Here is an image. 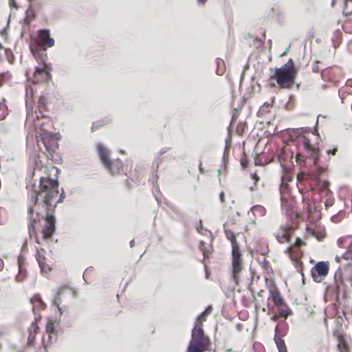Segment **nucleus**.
<instances>
[{
    "label": "nucleus",
    "mask_w": 352,
    "mask_h": 352,
    "mask_svg": "<svg viewBox=\"0 0 352 352\" xmlns=\"http://www.w3.org/2000/svg\"><path fill=\"white\" fill-rule=\"evenodd\" d=\"M28 195V230L30 239L33 236L37 243H40L39 238L36 234V225L38 219H45V224L42 230L44 239H50L55 232V217L54 215L55 208L58 203L63 202L65 199L63 191L59 193L58 182L50 177H41L39 186Z\"/></svg>",
    "instance_id": "nucleus-1"
},
{
    "label": "nucleus",
    "mask_w": 352,
    "mask_h": 352,
    "mask_svg": "<svg viewBox=\"0 0 352 352\" xmlns=\"http://www.w3.org/2000/svg\"><path fill=\"white\" fill-rule=\"evenodd\" d=\"M297 71L294 67V61L289 58L288 61L280 68L275 69L272 79L276 80L278 86L282 89H288L294 82Z\"/></svg>",
    "instance_id": "nucleus-2"
},
{
    "label": "nucleus",
    "mask_w": 352,
    "mask_h": 352,
    "mask_svg": "<svg viewBox=\"0 0 352 352\" xmlns=\"http://www.w3.org/2000/svg\"><path fill=\"white\" fill-rule=\"evenodd\" d=\"M269 296L267 298V307L270 308V302L272 301L277 309L280 316L285 319L292 314V311L280 295V292L274 281H271L268 285Z\"/></svg>",
    "instance_id": "nucleus-3"
},
{
    "label": "nucleus",
    "mask_w": 352,
    "mask_h": 352,
    "mask_svg": "<svg viewBox=\"0 0 352 352\" xmlns=\"http://www.w3.org/2000/svg\"><path fill=\"white\" fill-rule=\"evenodd\" d=\"M44 129L45 130H43L42 128L29 130L34 131L38 135H36L37 141H41L44 144L47 152V157L49 158L53 159L54 155L56 153L59 145L57 140L55 139L52 136V133L49 132L48 126H44Z\"/></svg>",
    "instance_id": "nucleus-4"
},
{
    "label": "nucleus",
    "mask_w": 352,
    "mask_h": 352,
    "mask_svg": "<svg viewBox=\"0 0 352 352\" xmlns=\"http://www.w3.org/2000/svg\"><path fill=\"white\" fill-rule=\"evenodd\" d=\"M30 50L36 57L38 52V48L45 50L47 48L52 47L55 45L54 38L50 36L48 30H40L37 31L35 36L31 37Z\"/></svg>",
    "instance_id": "nucleus-5"
},
{
    "label": "nucleus",
    "mask_w": 352,
    "mask_h": 352,
    "mask_svg": "<svg viewBox=\"0 0 352 352\" xmlns=\"http://www.w3.org/2000/svg\"><path fill=\"white\" fill-rule=\"evenodd\" d=\"M34 91L32 85H28L25 87V109L26 119L25 126H34L36 122H39L38 120V113L34 110ZM40 124V123H37Z\"/></svg>",
    "instance_id": "nucleus-6"
},
{
    "label": "nucleus",
    "mask_w": 352,
    "mask_h": 352,
    "mask_svg": "<svg viewBox=\"0 0 352 352\" xmlns=\"http://www.w3.org/2000/svg\"><path fill=\"white\" fill-rule=\"evenodd\" d=\"M49 103V98L45 95H41L39 96L37 102V113L38 120H39L40 124H35L34 126H25L28 129H44V126H49L51 124V121L49 119L47 113L49 111L47 104Z\"/></svg>",
    "instance_id": "nucleus-7"
},
{
    "label": "nucleus",
    "mask_w": 352,
    "mask_h": 352,
    "mask_svg": "<svg viewBox=\"0 0 352 352\" xmlns=\"http://www.w3.org/2000/svg\"><path fill=\"white\" fill-rule=\"evenodd\" d=\"M296 227L290 223L281 225L274 232V236L279 243L285 244L291 241L292 236Z\"/></svg>",
    "instance_id": "nucleus-8"
},
{
    "label": "nucleus",
    "mask_w": 352,
    "mask_h": 352,
    "mask_svg": "<svg viewBox=\"0 0 352 352\" xmlns=\"http://www.w3.org/2000/svg\"><path fill=\"white\" fill-rule=\"evenodd\" d=\"M46 332L48 334V340L43 338L42 346L45 352H56V333L54 330V324L52 321H49L46 326Z\"/></svg>",
    "instance_id": "nucleus-9"
},
{
    "label": "nucleus",
    "mask_w": 352,
    "mask_h": 352,
    "mask_svg": "<svg viewBox=\"0 0 352 352\" xmlns=\"http://www.w3.org/2000/svg\"><path fill=\"white\" fill-rule=\"evenodd\" d=\"M212 310L211 307H207L204 312H202L196 319L195 326L192 329L191 336L197 337L200 338H209L206 336L203 329V323L206 321L207 316L210 314Z\"/></svg>",
    "instance_id": "nucleus-10"
},
{
    "label": "nucleus",
    "mask_w": 352,
    "mask_h": 352,
    "mask_svg": "<svg viewBox=\"0 0 352 352\" xmlns=\"http://www.w3.org/2000/svg\"><path fill=\"white\" fill-rule=\"evenodd\" d=\"M210 338H200L191 336L186 352H206L210 351Z\"/></svg>",
    "instance_id": "nucleus-11"
},
{
    "label": "nucleus",
    "mask_w": 352,
    "mask_h": 352,
    "mask_svg": "<svg viewBox=\"0 0 352 352\" xmlns=\"http://www.w3.org/2000/svg\"><path fill=\"white\" fill-rule=\"evenodd\" d=\"M307 243L300 238H296L293 243L286 249L287 253L291 259L298 261L303 256L302 248L306 246Z\"/></svg>",
    "instance_id": "nucleus-12"
},
{
    "label": "nucleus",
    "mask_w": 352,
    "mask_h": 352,
    "mask_svg": "<svg viewBox=\"0 0 352 352\" xmlns=\"http://www.w3.org/2000/svg\"><path fill=\"white\" fill-rule=\"evenodd\" d=\"M321 77L324 81L336 85L342 78V70L337 66L328 67L321 71Z\"/></svg>",
    "instance_id": "nucleus-13"
},
{
    "label": "nucleus",
    "mask_w": 352,
    "mask_h": 352,
    "mask_svg": "<svg viewBox=\"0 0 352 352\" xmlns=\"http://www.w3.org/2000/svg\"><path fill=\"white\" fill-rule=\"evenodd\" d=\"M232 278L236 284L239 283V275L243 269L241 254L239 249L232 250Z\"/></svg>",
    "instance_id": "nucleus-14"
},
{
    "label": "nucleus",
    "mask_w": 352,
    "mask_h": 352,
    "mask_svg": "<svg viewBox=\"0 0 352 352\" xmlns=\"http://www.w3.org/2000/svg\"><path fill=\"white\" fill-rule=\"evenodd\" d=\"M329 271L327 262H318L311 270V276L315 282L320 283L327 276Z\"/></svg>",
    "instance_id": "nucleus-15"
},
{
    "label": "nucleus",
    "mask_w": 352,
    "mask_h": 352,
    "mask_svg": "<svg viewBox=\"0 0 352 352\" xmlns=\"http://www.w3.org/2000/svg\"><path fill=\"white\" fill-rule=\"evenodd\" d=\"M302 146L307 155L312 158L314 164H316L320 156V149L318 145L313 144L309 138L304 137L302 141Z\"/></svg>",
    "instance_id": "nucleus-16"
},
{
    "label": "nucleus",
    "mask_w": 352,
    "mask_h": 352,
    "mask_svg": "<svg viewBox=\"0 0 352 352\" xmlns=\"http://www.w3.org/2000/svg\"><path fill=\"white\" fill-rule=\"evenodd\" d=\"M51 67L43 63V67H36L34 73V81L36 83L45 82L51 79Z\"/></svg>",
    "instance_id": "nucleus-17"
},
{
    "label": "nucleus",
    "mask_w": 352,
    "mask_h": 352,
    "mask_svg": "<svg viewBox=\"0 0 352 352\" xmlns=\"http://www.w3.org/2000/svg\"><path fill=\"white\" fill-rule=\"evenodd\" d=\"M333 336L337 340V348L339 352H351L346 334L342 329L334 330Z\"/></svg>",
    "instance_id": "nucleus-18"
},
{
    "label": "nucleus",
    "mask_w": 352,
    "mask_h": 352,
    "mask_svg": "<svg viewBox=\"0 0 352 352\" xmlns=\"http://www.w3.org/2000/svg\"><path fill=\"white\" fill-rule=\"evenodd\" d=\"M306 232L316 237L318 241H322L326 236V230L324 226L316 223H311L307 226Z\"/></svg>",
    "instance_id": "nucleus-19"
},
{
    "label": "nucleus",
    "mask_w": 352,
    "mask_h": 352,
    "mask_svg": "<svg viewBox=\"0 0 352 352\" xmlns=\"http://www.w3.org/2000/svg\"><path fill=\"white\" fill-rule=\"evenodd\" d=\"M109 172L113 175H118L124 170L122 162L120 159H116L113 161H110L107 165L104 166Z\"/></svg>",
    "instance_id": "nucleus-20"
},
{
    "label": "nucleus",
    "mask_w": 352,
    "mask_h": 352,
    "mask_svg": "<svg viewBox=\"0 0 352 352\" xmlns=\"http://www.w3.org/2000/svg\"><path fill=\"white\" fill-rule=\"evenodd\" d=\"M18 265H19V273L16 276V280L17 282H23L27 278V270L25 267V258L20 256L18 258Z\"/></svg>",
    "instance_id": "nucleus-21"
},
{
    "label": "nucleus",
    "mask_w": 352,
    "mask_h": 352,
    "mask_svg": "<svg viewBox=\"0 0 352 352\" xmlns=\"http://www.w3.org/2000/svg\"><path fill=\"white\" fill-rule=\"evenodd\" d=\"M39 327L36 322H32L30 327L28 329V338L27 344L32 346L36 343V335L38 333Z\"/></svg>",
    "instance_id": "nucleus-22"
},
{
    "label": "nucleus",
    "mask_w": 352,
    "mask_h": 352,
    "mask_svg": "<svg viewBox=\"0 0 352 352\" xmlns=\"http://www.w3.org/2000/svg\"><path fill=\"white\" fill-rule=\"evenodd\" d=\"M30 302L32 305V310L35 314L40 312L45 308V304L42 300L39 294H34L30 298Z\"/></svg>",
    "instance_id": "nucleus-23"
},
{
    "label": "nucleus",
    "mask_w": 352,
    "mask_h": 352,
    "mask_svg": "<svg viewBox=\"0 0 352 352\" xmlns=\"http://www.w3.org/2000/svg\"><path fill=\"white\" fill-rule=\"evenodd\" d=\"M338 245L340 248L346 249V251L352 250V235H346L338 240Z\"/></svg>",
    "instance_id": "nucleus-24"
},
{
    "label": "nucleus",
    "mask_w": 352,
    "mask_h": 352,
    "mask_svg": "<svg viewBox=\"0 0 352 352\" xmlns=\"http://www.w3.org/2000/svg\"><path fill=\"white\" fill-rule=\"evenodd\" d=\"M225 234L226 238L231 242L232 250L239 249V245L236 241V236L239 235L238 233H235L233 230L225 228Z\"/></svg>",
    "instance_id": "nucleus-25"
},
{
    "label": "nucleus",
    "mask_w": 352,
    "mask_h": 352,
    "mask_svg": "<svg viewBox=\"0 0 352 352\" xmlns=\"http://www.w3.org/2000/svg\"><path fill=\"white\" fill-rule=\"evenodd\" d=\"M98 152L100 156V158L104 164V166L107 165L110 161L109 158V151L103 145L99 144L97 146Z\"/></svg>",
    "instance_id": "nucleus-26"
},
{
    "label": "nucleus",
    "mask_w": 352,
    "mask_h": 352,
    "mask_svg": "<svg viewBox=\"0 0 352 352\" xmlns=\"http://www.w3.org/2000/svg\"><path fill=\"white\" fill-rule=\"evenodd\" d=\"M274 341L278 352H288L285 340L278 335V327L275 329Z\"/></svg>",
    "instance_id": "nucleus-27"
},
{
    "label": "nucleus",
    "mask_w": 352,
    "mask_h": 352,
    "mask_svg": "<svg viewBox=\"0 0 352 352\" xmlns=\"http://www.w3.org/2000/svg\"><path fill=\"white\" fill-rule=\"evenodd\" d=\"M275 98H273L271 102H265L259 109V110L257 112V116L258 117H263L266 113H269L270 111V109L272 107L274 102Z\"/></svg>",
    "instance_id": "nucleus-28"
},
{
    "label": "nucleus",
    "mask_w": 352,
    "mask_h": 352,
    "mask_svg": "<svg viewBox=\"0 0 352 352\" xmlns=\"http://www.w3.org/2000/svg\"><path fill=\"white\" fill-rule=\"evenodd\" d=\"M248 36L253 39L254 46L256 48H259L264 44L266 38L265 31L264 30L261 32V37H259L258 35L254 36L250 34H248Z\"/></svg>",
    "instance_id": "nucleus-29"
},
{
    "label": "nucleus",
    "mask_w": 352,
    "mask_h": 352,
    "mask_svg": "<svg viewBox=\"0 0 352 352\" xmlns=\"http://www.w3.org/2000/svg\"><path fill=\"white\" fill-rule=\"evenodd\" d=\"M293 180V175L289 168L286 166H283L282 175H281V182L289 184V182Z\"/></svg>",
    "instance_id": "nucleus-30"
},
{
    "label": "nucleus",
    "mask_w": 352,
    "mask_h": 352,
    "mask_svg": "<svg viewBox=\"0 0 352 352\" xmlns=\"http://www.w3.org/2000/svg\"><path fill=\"white\" fill-rule=\"evenodd\" d=\"M251 210L256 217H263L267 212L265 208L261 205L254 206Z\"/></svg>",
    "instance_id": "nucleus-31"
},
{
    "label": "nucleus",
    "mask_w": 352,
    "mask_h": 352,
    "mask_svg": "<svg viewBox=\"0 0 352 352\" xmlns=\"http://www.w3.org/2000/svg\"><path fill=\"white\" fill-rule=\"evenodd\" d=\"M343 278L352 285V267L349 265L344 267L342 272Z\"/></svg>",
    "instance_id": "nucleus-32"
},
{
    "label": "nucleus",
    "mask_w": 352,
    "mask_h": 352,
    "mask_svg": "<svg viewBox=\"0 0 352 352\" xmlns=\"http://www.w3.org/2000/svg\"><path fill=\"white\" fill-rule=\"evenodd\" d=\"M8 111L5 101L3 99H0V120H4L8 116Z\"/></svg>",
    "instance_id": "nucleus-33"
},
{
    "label": "nucleus",
    "mask_w": 352,
    "mask_h": 352,
    "mask_svg": "<svg viewBox=\"0 0 352 352\" xmlns=\"http://www.w3.org/2000/svg\"><path fill=\"white\" fill-rule=\"evenodd\" d=\"M215 62L217 66L216 70L217 74L219 76L223 75L226 70L224 61L221 58H217Z\"/></svg>",
    "instance_id": "nucleus-34"
},
{
    "label": "nucleus",
    "mask_w": 352,
    "mask_h": 352,
    "mask_svg": "<svg viewBox=\"0 0 352 352\" xmlns=\"http://www.w3.org/2000/svg\"><path fill=\"white\" fill-rule=\"evenodd\" d=\"M261 265L262 268L265 270L267 274H272L273 269L270 265V263L266 258H264L263 261L261 263Z\"/></svg>",
    "instance_id": "nucleus-35"
},
{
    "label": "nucleus",
    "mask_w": 352,
    "mask_h": 352,
    "mask_svg": "<svg viewBox=\"0 0 352 352\" xmlns=\"http://www.w3.org/2000/svg\"><path fill=\"white\" fill-rule=\"evenodd\" d=\"M290 191V187L289 184L287 183H283L281 182L280 186V192L282 195L281 199L283 200L284 195H288Z\"/></svg>",
    "instance_id": "nucleus-36"
},
{
    "label": "nucleus",
    "mask_w": 352,
    "mask_h": 352,
    "mask_svg": "<svg viewBox=\"0 0 352 352\" xmlns=\"http://www.w3.org/2000/svg\"><path fill=\"white\" fill-rule=\"evenodd\" d=\"M240 114L239 111L237 109H234L232 111V120L230 124V126L228 127L229 132L230 131V129L234 126L235 121L237 120Z\"/></svg>",
    "instance_id": "nucleus-37"
},
{
    "label": "nucleus",
    "mask_w": 352,
    "mask_h": 352,
    "mask_svg": "<svg viewBox=\"0 0 352 352\" xmlns=\"http://www.w3.org/2000/svg\"><path fill=\"white\" fill-rule=\"evenodd\" d=\"M35 19V14L31 8H28L26 11V17L23 22H30L32 20Z\"/></svg>",
    "instance_id": "nucleus-38"
},
{
    "label": "nucleus",
    "mask_w": 352,
    "mask_h": 352,
    "mask_svg": "<svg viewBox=\"0 0 352 352\" xmlns=\"http://www.w3.org/2000/svg\"><path fill=\"white\" fill-rule=\"evenodd\" d=\"M296 162L297 164H298L300 166H305V157L302 155L300 153H297L295 157Z\"/></svg>",
    "instance_id": "nucleus-39"
},
{
    "label": "nucleus",
    "mask_w": 352,
    "mask_h": 352,
    "mask_svg": "<svg viewBox=\"0 0 352 352\" xmlns=\"http://www.w3.org/2000/svg\"><path fill=\"white\" fill-rule=\"evenodd\" d=\"M38 265H39V267H40V268H41V271H42L43 272H45V273H49V272H50L52 271V267L50 265L47 264V263H45V261L41 262V263H39Z\"/></svg>",
    "instance_id": "nucleus-40"
},
{
    "label": "nucleus",
    "mask_w": 352,
    "mask_h": 352,
    "mask_svg": "<svg viewBox=\"0 0 352 352\" xmlns=\"http://www.w3.org/2000/svg\"><path fill=\"white\" fill-rule=\"evenodd\" d=\"M247 129V126L243 122H239L236 128V131L238 135H242Z\"/></svg>",
    "instance_id": "nucleus-41"
},
{
    "label": "nucleus",
    "mask_w": 352,
    "mask_h": 352,
    "mask_svg": "<svg viewBox=\"0 0 352 352\" xmlns=\"http://www.w3.org/2000/svg\"><path fill=\"white\" fill-rule=\"evenodd\" d=\"M63 294V292H58L57 293V296L54 298V305L58 308V309L61 311V308L60 307V305L61 304V298L60 295Z\"/></svg>",
    "instance_id": "nucleus-42"
},
{
    "label": "nucleus",
    "mask_w": 352,
    "mask_h": 352,
    "mask_svg": "<svg viewBox=\"0 0 352 352\" xmlns=\"http://www.w3.org/2000/svg\"><path fill=\"white\" fill-rule=\"evenodd\" d=\"M327 195L329 196V197L324 201V206L327 209L332 206L334 204V199L332 197V194L328 192Z\"/></svg>",
    "instance_id": "nucleus-43"
},
{
    "label": "nucleus",
    "mask_w": 352,
    "mask_h": 352,
    "mask_svg": "<svg viewBox=\"0 0 352 352\" xmlns=\"http://www.w3.org/2000/svg\"><path fill=\"white\" fill-rule=\"evenodd\" d=\"M311 177V175H310L309 174L300 173L297 176V180L298 182H302L304 181L308 180L309 179V177Z\"/></svg>",
    "instance_id": "nucleus-44"
},
{
    "label": "nucleus",
    "mask_w": 352,
    "mask_h": 352,
    "mask_svg": "<svg viewBox=\"0 0 352 352\" xmlns=\"http://www.w3.org/2000/svg\"><path fill=\"white\" fill-rule=\"evenodd\" d=\"M35 258L38 264L46 260V258L41 253V252L38 250H36Z\"/></svg>",
    "instance_id": "nucleus-45"
},
{
    "label": "nucleus",
    "mask_w": 352,
    "mask_h": 352,
    "mask_svg": "<svg viewBox=\"0 0 352 352\" xmlns=\"http://www.w3.org/2000/svg\"><path fill=\"white\" fill-rule=\"evenodd\" d=\"M346 1L347 0H345L344 1V11H343V13L345 14V15H349L350 14L352 13V6H351V3H349L347 7L346 6Z\"/></svg>",
    "instance_id": "nucleus-46"
},
{
    "label": "nucleus",
    "mask_w": 352,
    "mask_h": 352,
    "mask_svg": "<svg viewBox=\"0 0 352 352\" xmlns=\"http://www.w3.org/2000/svg\"><path fill=\"white\" fill-rule=\"evenodd\" d=\"M319 63V61L316 60L311 64V70L314 73H318L320 72Z\"/></svg>",
    "instance_id": "nucleus-47"
},
{
    "label": "nucleus",
    "mask_w": 352,
    "mask_h": 352,
    "mask_svg": "<svg viewBox=\"0 0 352 352\" xmlns=\"http://www.w3.org/2000/svg\"><path fill=\"white\" fill-rule=\"evenodd\" d=\"M329 348L325 344L320 345L316 352H329Z\"/></svg>",
    "instance_id": "nucleus-48"
},
{
    "label": "nucleus",
    "mask_w": 352,
    "mask_h": 352,
    "mask_svg": "<svg viewBox=\"0 0 352 352\" xmlns=\"http://www.w3.org/2000/svg\"><path fill=\"white\" fill-rule=\"evenodd\" d=\"M337 152H338L337 146H335L333 148H331V149H329L327 151V153L328 155H335L337 153Z\"/></svg>",
    "instance_id": "nucleus-49"
},
{
    "label": "nucleus",
    "mask_w": 352,
    "mask_h": 352,
    "mask_svg": "<svg viewBox=\"0 0 352 352\" xmlns=\"http://www.w3.org/2000/svg\"><path fill=\"white\" fill-rule=\"evenodd\" d=\"M344 256L346 259L352 261V250H350L349 251H346L344 253Z\"/></svg>",
    "instance_id": "nucleus-50"
},
{
    "label": "nucleus",
    "mask_w": 352,
    "mask_h": 352,
    "mask_svg": "<svg viewBox=\"0 0 352 352\" xmlns=\"http://www.w3.org/2000/svg\"><path fill=\"white\" fill-rule=\"evenodd\" d=\"M251 177L252 179L254 181V184H256L257 182L259 181L260 178L258 177V175L254 173H252L251 174Z\"/></svg>",
    "instance_id": "nucleus-51"
},
{
    "label": "nucleus",
    "mask_w": 352,
    "mask_h": 352,
    "mask_svg": "<svg viewBox=\"0 0 352 352\" xmlns=\"http://www.w3.org/2000/svg\"><path fill=\"white\" fill-rule=\"evenodd\" d=\"M318 121L317 120L316 122V126L314 129V131H313V134L314 135H316L319 137V134H318Z\"/></svg>",
    "instance_id": "nucleus-52"
},
{
    "label": "nucleus",
    "mask_w": 352,
    "mask_h": 352,
    "mask_svg": "<svg viewBox=\"0 0 352 352\" xmlns=\"http://www.w3.org/2000/svg\"><path fill=\"white\" fill-rule=\"evenodd\" d=\"M10 6L12 8H17L16 0H9Z\"/></svg>",
    "instance_id": "nucleus-53"
},
{
    "label": "nucleus",
    "mask_w": 352,
    "mask_h": 352,
    "mask_svg": "<svg viewBox=\"0 0 352 352\" xmlns=\"http://www.w3.org/2000/svg\"><path fill=\"white\" fill-rule=\"evenodd\" d=\"M199 250L201 251V252H204V250H206V245H205V243L203 242V241H201L200 242V244H199Z\"/></svg>",
    "instance_id": "nucleus-54"
},
{
    "label": "nucleus",
    "mask_w": 352,
    "mask_h": 352,
    "mask_svg": "<svg viewBox=\"0 0 352 352\" xmlns=\"http://www.w3.org/2000/svg\"><path fill=\"white\" fill-rule=\"evenodd\" d=\"M204 255V261H205L206 258H208V252L207 250H204V252H202Z\"/></svg>",
    "instance_id": "nucleus-55"
},
{
    "label": "nucleus",
    "mask_w": 352,
    "mask_h": 352,
    "mask_svg": "<svg viewBox=\"0 0 352 352\" xmlns=\"http://www.w3.org/2000/svg\"><path fill=\"white\" fill-rule=\"evenodd\" d=\"M3 267H4V262L1 258H0V272H1L3 270Z\"/></svg>",
    "instance_id": "nucleus-56"
},
{
    "label": "nucleus",
    "mask_w": 352,
    "mask_h": 352,
    "mask_svg": "<svg viewBox=\"0 0 352 352\" xmlns=\"http://www.w3.org/2000/svg\"><path fill=\"white\" fill-rule=\"evenodd\" d=\"M241 166H242L243 167L245 168V167L247 166V165H248V163H247L246 160H241Z\"/></svg>",
    "instance_id": "nucleus-57"
},
{
    "label": "nucleus",
    "mask_w": 352,
    "mask_h": 352,
    "mask_svg": "<svg viewBox=\"0 0 352 352\" xmlns=\"http://www.w3.org/2000/svg\"><path fill=\"white\" fill-rule=\"evenodd\" d=\"M220 199L221 201V202H225V196H224V193L223 192H221L220 194Z\"/></svg>",
    "instance_id": "nucleus-58"
},
{
    "label": "nucleus",
    "mask_w": 352,
    "mask_h": 352,
    "mask_svg": "<svg viewBox=\"0 0 352 352\" xmlns=\"http://www.w3.org/2000/svg\"><path fill=\"white\" fill-rule=\"evenodd\" d=\"M208 0H197V3L199 5H204Z\"/></svg>",
    "instance_id": "nucleus-59"
},
{
    "label": "nucleus",
    "mask_w": 352,
    "mask_h": 352,
    "mask_svg": "<svg viewBox=\"0 0 352 352\" xmlns=\"http://www.w3.org/2000/svg\"><path fill=\"white\" fill-rule=\"evenodd\" d=\"M168 148H163L160 151V154H163L165 152H166V151L168 150Z\"/></svg>",
    "instance_id": "nucleus-60"
},
{
    "label": "nucleus",
    "mask_w": 352,
    "mask_h": 352,
    "mask_svg": "<svg viewBox=\"0 0 352 352\" xmlns=\"http://www.w3.org/2000/svg\"><path fill=\"white\" fill-rule=\"evenodd\" d=\"M135 245V241L134 240H132L130 241V245L131 247H133V245Z\"/></svg>",
    "instance_id": "nucleus-61"
},
{
    "label": "nucleus",
    "mask_w": 352,
    "mask_h": 352,
    "mask_svg": "<svg viewBox=\"0 0 352 352\" xmlns=\"http://www.w3.org/2000/svg\"><path fill=\"white\" fill-rule=\"evenodd\" d=\"M277 319H278V316H273V317L272 318V320H274V321H275V320H276Z\"/></svg>",
    "instance_id": "nucleus-62"
},
{
    "label": "nucleus",
    "mask_w": 352,
    "mask_h": 352,
    "mask_svg": "<svg viewBox=\"0 0 352 352\" xmlns=\"http://www.w3.org/2000/svg\"><path fill=\"white\" fill-rule=\"evenodd\" d=\"M335 3H336V0H332V3H331L332 6H334Z\"/></svg>",
    "instance_id": "nucleus-63"
},
{
    "label": "nucleus",
    "mask_w": 352,
    "mask_h": 352,
    "mask_svg": "<svg viewBox=\"0 0 352 352\" xmlns=\"http://www.w3.org/2000/svg\"><path fill=\"white\" fill-rule=\"evenodd\" d=\"M10 14L8 16V23H10Z\"/></svg>",
    "instance_id": "nucleus-64"
}]
</instances>
